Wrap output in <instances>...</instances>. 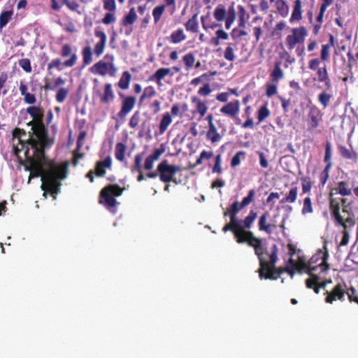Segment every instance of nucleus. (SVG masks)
Returning <instances> with one entry per match:
<instances>
[{"label":"nucleus","mask_w":358,"mask_h":358,"mask_svg":"<svg viewBox=\"0 0 358 358\" xmlns=\"http://www.w3.org/2000/svg\"><path fill=\"white\" fill-rule=\"evenodd\" d=\"M62 62L59 59H55L51 61V62L48 64V69L57 68L59 71H62V69L61 67Z\"/></svg>","instance_id":"obj_60"},{"label":"nucleus","mask_w":358,"mask_h":358,"mask_svg":"<svg viewBox=\"0 0 358 358\" xmlns=\"http://www.w3.org/2000/svg\"><path fill=\"white\" fill-rule=\"evenodd\" d=\"M131 76L129 71H124L118 82V86L122 90H127L129 87Z\"/></svg>","instance_id":"obj_29"},{"label":"nucleus","mask_w":358,"mask_h":358,"mask_svg":"<svg viewBox=\"0 0 358 358\" xmlns=\"http://www.w3.org/2000/svg\"><path fill=\"white\" fill-rule=\"evenodd\" d=\"M344 287H345V284L338 283L331 292H327L326 302L332 303L336 299L343 301L345 294H346L350 301H355L358 303V297L355 296L356 289L351 287L347 292H345Z\"/></svg>","instance_id":"obj_5"},{"label":"nucleus","mask_w":358,"mask_h":358,"mask_svg":"<svg viewBox=\"0 0 358 358\" xmlns=\"http://www.w3.org/2000/svg\"><path fill=\"white\" fill-rule=\"evenodd\" d=\"M332 147L330 142H327L325 145L324 162H331Z\"/></svg>","instance_id":"obj_52"},{"label":"nucleus","mask_w":358,"mask_h":358,"mask_svg":"<svg viewBox=\"0 0 358 358\" xmlns=\"http://www.w3.org/2000/svg\"><path fill=\"white\" fill-rule=\"evenodd\" d=\"M27 112L33 120L29 135L20 129H15L13 133L11 144L13 153L19 158L24 157L27 164L26 171H30L28 183L31 178L41 176V189L43 196H48L50 192L56 199V195L60 192V180L66 177L67 164H57L47 159L43 150L50 147L53 140L48 136L45 126L42 123L43 110L38 106H30Z\"/></svg>","instance_id":"obj_1"},{"label":"nucleus","mask_w":358,"mask_h":358,"mask_svg":"<svg viewBox=\"0 0 358 358\" xmlns=\"http://www.w3.org/2000/svg\"><path fill=\"white\" fill-rule=\"evenodd\" d=\"M270 114L271 112L268 109L266 104L262 106L257 111V119L259 123L262 122L266 118L269 117Z\"/></svg>","instance_id":"obj_36"},{"label":"nucleus","mask_w":358,"mask_h":358,"mask_svg":"<svg viewBox=\"0 0 358 358\" xmlns=\"http://www.w3.org/2000/svg\"><path fill=\"white\" fill-rule=\"evenodd\" d=\"M266 94L268 97H271L278 92L277 85L273 83H268L266 85Z\"/></svg>","instance_id":"obj_47"},{"label":"nucleus","mask_w":358,"mask_h":358,"mask_svg":"<svg viewBox=\"0 0 358 358\" xmlns=\"http://www.w3.org/2000/svg\"><path fill=\"white\" fill-rule=\"evenodd\" d=\"M126 151V146L122 143H117L115 145V158L123 162L124 159V154Z\"/></svg>","instance_id":"obj_31"},{"label":"nucleus","mask_w":358,"mask_h":358,"mask_svg":"<svg viewBox=\"0 0 358 358\" xmlns=\"http://www.w3.org/2000/svg\"><path fill=\"white\" fill-rule=\"evenodd\" d=\"M308 31L305 27H299L292 29V34L286 37V43L289 50L294 48L296 44L303 43Z\"/></svg>","instance_id":"obj_8"},{"label":"nucleus","mask_w":358,"mask_h":358,"mask_svg":"<svg viewBox=\"0 0 358 358\" xmlns=\"http://www.w3.org/2000/svg\"><path fill=\"white\" fill-rule=\"evenodd\" d=\"M255 195V189H250L248 192V195L243 198L241 203H240L241 207L243 208L247 206H248L253 200L254 196Z\"/></svg>","instance_id":"obj_45"},{"label":"nucleus","mask_w":358,"mask_h":358,"mask_svg":"<svg viewBox=\"0 0 358 358\" xmlns=\"http://www.w3.org/2000/svg\"><path fill=\"white\" fill-rule=\"evenodd\" d=\"M332 96H333L331 94L327 93L326 92H322L318 95V101L323 106V108H326L328 106Z\"/></svg>","instance_id":"obj_37"},{"label":"nucleus","mask_w":358,"mask_h":358,"mask_svg":"<svg viewBox=\"0 0 358 358\" xmlns=\"http://www.w3.org/2000/svg\"><path fill=\"white\" fill-rule=\"evenodd\" d=\"M110 67V64L103 62H99L94 65V69L96 73L101 75H106L109 71Z\"/></svg>","instance_id":"obj_34"},{"label":"nucleus","mask_w":358,"mask_h":358,"mask_svg":"<svg viewBox=\"0 0 358 358\" xmlns=\"http://www.w3.org/2000/svg\"><path fill=\"white\" fill-rule=\"evenodd\" d=\"M258 155L259 157V164L262 168L268 167V161L266 160L264 154L262 152H258Z\"/></svg>","instance_id":"obj_62"},{"label":"nucleus","mask_w":358,"mask_h":358,"mask_svg":"<svg viewBox=\"0 0 358 358\" xmlns=\"http://www.w3.org/2000/svg\"><path fill=\"white\" fill-rule=\"evenodd\" d=\"M112 166V159L110 156L106 157L103 160L99 161L96 163L95 167V174L98 177H103L107 169H110Z\"/></svg>","instance_id":"obj_12"},{"label":"nucleus","mask_w":358,"mask_h":358,"mask_svg":"<svg viewBox=\"0 0 358 358\" xmlns=\"http://www.w3.org/2000/svg\"><path fill=\"white\" fill-rule=\"evenodd\" d=\"M322 111L317 106L313 105L310 107L308 112L310 129H316L319 126L320 122L322 120Z\"/></svg>","instance_id":"obj_9"},{"label":"nucleus","mask_w":358,"mask_h":358,"mask_svg":"<svg viewBox=\"0 0 358 358\" xmlns=\"http://www.w3.org/2000/svg\"><path fill=\"white\" fill-rule=\"evenodd\" d=\"M289 250L291 268L301 273H306L310 275V278L306 280L307 287L314 289L315 292L317 294L320 287L324 288L327 283L331 282V280L320 282L329 269V265L327 264L329 252L326 244L322 248L318 249L308 262L301 251H296L292 245H289Z\"/></svg>","instance_id":"obj_2"},{"label":"nucleus","mask_w":358,"mask_h":358,"mask_svg":"<svg viewBox=\"0 0 358 358\" xmlns=\"http://www.w3.org/2000/svg\"><path fill=\"white\" fill-rule=\"evenodd\" d=\"M181 170L180 166L169 164L164 160L157 166V171L159 173L160 180L164 182H176L174 176Z\"/></svg>","instance_id":"obj_7"},{"label":"nucleus","mask_w":358,"mask_h":358,"mask_svg":"<svg viewBox=\"0 0 358 358\" xmlns=\"http://www.w3.org/2000/svg\"><path fill=\"white\" fill-rule=\"evenodd\" d=\"M61 55L63 57L71 56V58L63 64L66 67H71L76 64L77 56L75 53H72V48L70 45L64 44L62 46Z\"/></svg>","instance_id":"obj_13"},{"label":"nucleus","mask_w":358,"mask_h":358,"mask_svg":"<svg viewBox=\"0 0 358 358\" xmlns=\"http://www.w3.org/2000/svg\"><path fill=\"white\" fill-rule=\"evenodd\" d=\"M236 45L234 43H229L224 52V57L226 60L234 62L236 59L235 51Z\"/></svg>","instance_id":"obj_24"},{"label":"nucleus","mask_w":358,"mask_h":358,"mask_svg":"<svg viewBox=\"0 0 358 358\" xmlns=\"http://www.w3.org/2000/svg\"><path fill=\"white\" fill-rule=\"evenodd\" d=\"M165 9L164 6H158L155 7L152 10V15L155 20V22L157 23L161 18Z\"/></svg>","instance_id":"obj_48"},{"label":"nucleus","mask_w":358,"mask_h":358,"mask_svg":"<svg viewBox=\"0 0 358 358\" xmlns=\"http://www.w3.org/2000/svg\"><path fill=\"white\" fill-rule=\"evenodd\" d=\"M168 76H173L171 69L169 68H159L155 73L150 76L151 81H156L159 86L162 85V80Z\"/></svg>","instance_id":"obj_14"},{"label":"nucleus","mask_w":358,"mask_h":358,"mask_svg":"<svg viewBox=\"0 0 358 358\" xmlns=\"http://www.w3.org/2000/svg\"><path fill=\"white\" fill-rule=\"evenodd\" d=\"M155 162V160L147 157L144 163V169L148 171L151 170L154 166Z\"/></svg>","instance_id":"obj_63"},{"label":"nucleus","mask_w":358,"mask_h":358,"mask_svg":"<svg viewBox=\"0 0 358 358\" xmlns=\"http://www.w3.org/2000/svg\"><path fill=\"white\" fill-rule=\"evenodd\" d=\"M240 110V102L238 100L232 101L226 105L223 106L220 111L221 113L229 116L231 117H235L239 113Z\"/></svg>","instance_id":"obj_10"},{"label":"nucleus","mask_w":358,"mask_h":358,"mask_svg":"<svg viewBox=\"0 0 358 358\" xmlns=\"http://www.w3.org/2000/svg\"><path fill=\"white\" fill-rule=\"evenodd\" d=\"M114 99L113 92L112 90L111 84H106L105 85L104 94L102 97V101L105 103L112 101Z\"/></svg>","instance_id":"obj_35"},{"label":"nucleus","mask_w":358,"mask_h":358,"mask_svg":"<svg viewBox=\"0 0 358 358\" xmlns=\"http://www.w3.org/2000/svg\"><path fill=\"white\" fill-rule=\"evenodd\" d=\"M338 150L341 156L345 159H351L355 162H357V155L354 150H350L343 145H339Z\"/></svg>","instance_id":"obj_23"},{"label":"nucleus","mask_w":358,"mask_h":358,"mask_svg":"<svg viewBox=\"0 0 358 358\" xmlns=\"http://www.w3.org/2000/svg\"><path fill=\"white\" fill-rule=\"evenodd\" d=\"M241 208L240 203L236 201L224 212V215H229L230 221L234 220L236 219V215Z\"/></svg>","instance_id":"obj_26"},{"label":"nucleus","mask_w":358,"mask_h":358,"mask_svg":"<svg viewBox=\"0 0 358 358\" xmlns=\"http://www.w3.org/2000/svg\"><path fill=\"white\" fill-rule=\"evenodd\" d=\"M95 36L99 39V41L95 45L94 52L97 56H99L103 52L107 37L106 34L101 30H96Z\"/></svg>","instance_id":"obj_15"},{"label":"nucleus","mask_w":358,"mask_h":358,"mask_svg":"<svg viewBox=\"0 0 358 358\" xmlns=\"http://www.w3.org/2000/svg\"><path fill=\"white\" fill-rule=\"evenodd\" d=\"M165 152V149L162 147L161 148L155 149L151 155H150L148 157L153 160H158L160 157V156Z\"/></svg>","instance_id":"obj_58"},{"label":"nucleus","mask_w":358,"mask_h":358,"mask_svg":"<svg viewBox=\"0 0 358 358\" xmlns=\"http://www.w3.org/2000/svg\"><path fill=\"white\" fill-rule=\"evenodd\" d=\"M212 172L213 173H222V155L218 154L215 158V164L213 167Z\"/></svg>","instance_id":"obj_46"},{"label":"nucleus","mask_w":358,"mask_h":358,"mask_svg":"<svg viewBox=\"0 0 358 358\" xmlns=\"http://www.w3.org/2000/svg\"><path fill=\"white\" fill-rule=\"evenodd\" d=\"M141 157L140 155H137L134 158V166L131 169V172H141Z\"/></svg>","instance_id":"obj_53"},{"label":"nucleus","mask_w":358,"mask_h":358,"mask_svg":"<svg viewBox=\"0 0 358 358\" xmlns=\"http://www.w3.org/2000/svg\"><path fill=\"white\" fill-rule=\"evenodd\" d=\"M212 92L210 85L209 83L204 84L201 87L199 88L198 94L203 96H208Z\"/></svg>","instance_id":"obj_54"},{"label":"nucleus","mask_w":358,"mask_h":358,"mask_svg":"<svg viewBox=\"0 0 358 358\" xmlns=\"http://www.w3.org/2000/svg\"><path fill=\"white\" fill-rule=\"evenodd\" d=\"M191 101L195 105V110L193 113H199L200 115L199 120H200L206 114L208 106L204 101L195 96H192Z\"/></svg>","instance_id":"obj_16"},{"label":"nucleus","mask_w":358,"mask_h":358,"mask_svg":"<svg viewBox=\"0 0 358 358\" xmlns=\"http://www.w3.org/2000/svg\"><path fill=\"white\" fill-rule=\"evenodd\" d=\"M270 2L274 4L277 12L282 17H285L288 15L289 8L285 0H270Z\"/></svg>","instance_id":"obj_18"},{"label":"nucleus","mask_w":358,"mask_h":358,"mask_svg":"<svg viewBox=\"0 0 358 358\" xmlns=\"http://www.w3.org/2000/svg\"><path fill=\"white\" fill-rule=\"evenodd\" d=\"M302 190L303 193L308 192L311 189V182L308 178H301Z\"/></svg>","instance_id":"obj_55"},{"label":"nucleus","mask_w":358,"mask_h":358,"mask_svg":"<svg viewBox=\"0 0 358 358\" xmlns=\"http://www.w3.org/2000/svg\"><path fill=\"white\" fill-rule=\"evenodd\" d=\"M318 80L322 83H325V85L327 88L331 87V82L328 76V72L326 66L319 68L317 69Z\"/></svg>","instance_id":"obj_25"},{"label":"nucleus","mask_w":358,"mask_h":358,"mask_svg":"<svg viewBox=\"0 0 358 358\" xmlns=\"http://www.w3.org/2000/svg\"><path fill=\"white\" fill-rule=\"evenodd\" d=\"M19 65L26 73L31 72L32 68L29 59L24 58L20 59L19 61Z\"/></svg>","instance_id":"obj_51"},{"label":"nucleus","mask_w":358,"mask_h":358,"mask_svg":"<svg viewBox=\"0 0 358 358\" xmlns=\"http://www.w3.org/2000/svg\"><path fill=\"white\" fill-rule=\"evenodd\" d=\"M124 191L117 185H110L103 188L101 194V203H102L111 213H115L117 202L114 196L122 195Z\"/></svg>","instance_id":"obj_4"},{"label":"nucleus","mask_w":358,"mask_h":358,"mask_svg":"<svg viewBox=\"0 0 358 358\" xmlns=\"http://www.w3.org/2000/svg\"><path fill=\"white\" fill-rule=\"evenodd\" d=\"M302 19V3L301 0H294L293 10L292 12L289 22L291 23L295 21H299Z\"/></svg>","instance_id":"obj_17"},{"label":"nucleus","mask_w":358,"mask_h":358,"mask_svg":"<svg viewBox=\"0 0 358 358\" xmlns=\"http://www.w3.org/2000/svg\"><path fill=\"white\" fill-rule=\"evenodd\" d=\"M12 10L3 11L0 15V28L4 27L13 16Z\"/></svg>","instance_id":"obj_38"},{"label":"nucleus","mask_w":358,"mask_h":358,"mask_svg":"<svg viewBox=\"0 0 358 358\" xmlns=\"http://www.w3.org/2000/svg\"><path fill=\"white\" fill-rule=\"evenodd\" d=\"M69 93V90L64 87H60L58 89L57 94L55 95V99L58 103H63L68 94Z\"/></svg>","instance_id":"obj_39"},{"label":"nucleus","mask_w":358,"mask_h":358,"mask_svg":"<svg viewBox=\"0 0 358 358\" xmlns=\"http://www.w3.org/2000/svg\"><path fill=\"white\" fill-rule=\"evenodd\" d=\"M245 156V152L244 151H238L236 153V155L232 157L231 162V167L234 168L238 166L241 162V158H243Z\"/></svg>","instance_id":"obj_43"},{"label":"nucleus","mask_w":358,"mask_h":358,"mask_svg":"<svg viewBox=\"0 0 358 358\" xmlns=\"http://www.w3.org/2000/svg\"><path fill=\"white\" fill-rule=\"evenodd\" d=\"M186 39V36L182 29H179L171 33L170 40L172 43L177 44Z\"/></svg>","instance_id":"obj_27"},{"label":"nucleus","mask_w":358,"mask_h":358,"mask_svg":"<svg viewBox=\"0 0 358 358\" xmlns=\"http://www.w3.org/2000/svg\"><path fill=\"white\" fill-rule=\"evenodd\" d=\"M24 101L26 103L33 104L36 102V99L33 94L29 92L24 96Z\"/></svg>","instance_id":"obj_61"},{"label":"nucleus","mask_w":358,"mask_h":358,"mask_svg":"<svg viewBox=\"0 0 358 358\" xmlns=\"http://www.w3.org/2000/svg\"><path fill=\"white\" fill-rule=\"evenodd\" d=\"M140 120V115L138 112H136L130 118L129 126L131 128H135L138 126Z\"/></svg>","instance_id":"obj_56"},{"label":"nucleus","mask_w":358,"mask_h":358,"mask_svg":"<svg viewBox=\"0 0 358 358\" xmlns=\"http://www.w3.org/2000/svg\"><path fill=\"white\" fill-rule=\"evenodd\" d=\"M116 20V18L114 15V14L108 13L105 15L104 17L102 20V22L105 24H110L113 22H115Z\"/></svg>","instance_id":"obj_59"},{"label":"nucleus","mask_w":358,"mask_h":358,"mask_svg":"<svg viewBox=\"0 0 358 358\" xmlns=\"http://www.w3.org/2000/svg\"><path fill=\"white\" fill-rule=\"evenodd\" d=\"M337 192L342 196H349L351 194V189L345 182H339L338 184Z\"/></svg>","instance_id":"obj_41"},{"label":"nucleus","mask_w":358,"mask_h":358,"mask_svg":"<svg viewBox=\"0 0 358 358\" xmlns=\"http://www.w3.org/2000/svg\"><path fill=\"white\" fill-rule=\"evenodd\" d=\"M137 19V15L134 8L129 10V13L124 17L122 24L124 26L132 24Z\"/></svg>","instance_id":"obj_32"},{"label":"nucleus","mask_w":358,"mask_h":358,"mask_svg":"<svg viewBox=\"0 0 358 358\" xmlns=\"http://www.w3.org/2000/svg\"><path fill=\"white\" fill-rule=\"evenodd\" d=\"M285 76V73L280 67V62H275L273 70L271 73V78L273 82L278 83L282 80Z\"/></svg>","instance_id":"obj_22"},{"label":"nucleus","mask_w":358,"mask_h":358,"mask_svg":"<svg viewBox=\"0 0 358 358\" xmlns=\"http://www.w3.org/2000/svg\"><path fill=\"white\" fill-rule=\"evenodd\" d=\"M206 138L212 143H217L221 140L222 136L218 133L215 124L208 127V130L206 134Z\"/></svg>","instance_id":"obj_20"},{"label":"nucleus","mask_w":358,"mask_h":358,"mask_svg":"<svg viewBox=\"0 0 358 358\" xmlns=\"http://www.w3.org/2000/svg\"><path fill=\"white\" fill-rule=\"evenodd\" d=\"M195 56L192 53H187L182 57L186 70H189L195 63Z\"/></svg>","instance_id":"obj_40"},{"label":"nucleus","mask_w":358,"mask_h":358,"mask_svg":"<svg viewBox=\"0 0 358 358\" xmlns=\"http://www.w3.org/2000/svg\"><path fill=\"white\" fill-rule=\"evenodd\" d=\"M136 98L134 96L124 97L122 100V108L118 113L120 118H124L131 111L136 103Z\"/></svg>","instance_id":"obj_11"},{"label":"nucleus","mask_w":358,"mask_h":358,"mask_svg":"<svg viewBox=\"0 0 358 358\" xmlns=\"http://www.w3.org/2000/svg\"><path fill=\"white\" fill-rule=\"evenodd\" d=\"M298 195V188L296 186L292 187L285 196L280 201L281 203H293L296 201Z\"/></svg>","instance_id":"obj_21"},{"label":"nucleus","mask_w":358,"mask_h":358,"mask_svg":"<svg viewBox=\"0 0 358 358\" xmlns=\"http://www.w3.org/2000/svg\"><path fill=\"white\" fill-rule=\"evenodd\" d=\"M234 234L236 238L238 243L248 242V244L255 248V254L258 256L260 268L259 269V276L260 279H270L276 280L280 278L281 274L287 272L290 278L293 277V272L291 271H280L275 264L278 260L276 255L277 248L275 245L270 248L269 250L262 252V248L261 246V241L253 236L251 231H248L244 229L243 221L238 220L237 218L231 220Z\"/></svg>","instance_id":"obj_3"},{"label":"nucleus","mask_w":358,"mask_h":358,"mask_svg":"<svg viewBox=\"0 0 358 358\" xmlns=\"http://www.w3.org/2000/svg\"><path fill=\"white\" fill-rule=\"evenodd\" d=\"M331 45L324 44L322 45L321 59L323 61H328L330 58Z\"/></svg>","instance_id":"obj_49"},{"label":"nucleus","mask_w":358,"mask_h":358,"mask_svg":"<svg viewBox=\"0 0 358 358\" xmlns=\"http://www.w3.org/2000/svg\"><path fill=\"white\" fill-rule=\"evenodd\" d=\"M186 30L192 33H196L199 29L197 15H194L185 24Z\"/></svg>","instance_id":"obj_28"},{"label":"nucleus","mask_w":358,"mask_h":358,"mask_svg":"<svg viewBox=\"0 0 358 358\" xmlns=\"http://www.w3.org/2000/svg\"><path fill=\"white\" fill-rule=\"evenodd\" d=\"M267 213H264L260 217L259 220V229L270 234L271 233V229L270 224H267Z\"/></svg>","instance_id":"obj_33"},{"label":"nucleus","mask_w":358,"mask_h":358,"mask_svg":"<svg viewBox=\"0 0 358 358\" xmlns=\"http://www.w3.org/2000/svg\"><path fill=\"white\" fill-rule=\"evenodd\" d=\"M172 122L173 119L171 115L169 113L166 112L163 114L159 124V133L160 135H162L165 133Z\"/></svg>","instance_id":"obj_19"},{"label":"nucleus","mask_w":358,"mask_h":358,"mask_svg":"<svg viewBox=\"0 0 358 358\" xmlns=\"http://www.w3.org/2000/svg\"><path fill=\"white\" fill-rule=\"evenodd\" d=\"M257 214L256 212L250 210L249 215L243 220L245 228L250 229L253 222L257 218Z\"/></svg>","instance_id":"obj_42"},{"label":"nucleus","mask_w":358,"mask_h":358,"mask_svg":"<svg viewBox=\"0 0 358 358\" xmlns=\"http://www.w3.org/2000/svg\"><path fill=\"white\" fill-rule=\"evenodd\" d=\"M104 9L109 11H115L116 9V4L115 0H104L103 2Z\"/></svg>","instance_id":"obj_57"},{"label":"nucleus","mask_w":358,"mask_h":358,"mask_svg":"<svg viewBox=\"0 0 358 358\" xmlns=\"http://www.w3.org/2000/svg\"><path fill=\"white\" fill-rule=\"evenodd\" d=\"M330 208L332 211V213L336 219V220L341 224H343V220L340 215L339 210L340 207L338 203H335L334 200H331L330 202Z\"/></svg>","instance_id":"obj_30"},{"label":"nucleus","mask_w":358,"mask_h":358,"mask_svg":"<svg viewBox=\"0 0 358 358\" xmlns=\"http://www.w3.org/2000/svg\"><path fill=\"white\" fill-rule=\"evenodd\" d=\"M156 94V91L152 86H148L144 89L143 94L141 95V100L150 98Z\"/></svg>","instance_id":"obj_50"},{"label":"nucleus","mask_w":358,"mask_h":358,"mask_svg":"<svg viewBox=\"0 0 358 358\" xmlns=\"http://www.w3.org/2000/svg\"><path fill=\"white\" fill-rule=\"evenodd\" d=\"M213 17L217 22L225 21V28L229 29L236 18V12L234 6L227 10L222 6H217L213 12Z\"/></svg>","instance_id":"obj_6"},{"label":"nucleus","mask_w":358,"mask_h":358,"mask_svg":"<svg viewBox=\"0 0 358 358\" xmlns=\"http://www.w3.org/2000/svg\"><path fill=\"white\" fill-rule=\"evenodd\" d=\"M215 34L220 40H227L229 38V34L222 29L216 31Z\"/></svg>","instance_id":"obj_64"},{"label":"nucleus","mask_w":358,"mask_h":358,"mask_svg":"<svg viewBox=\"0 0 358 358\" xmlns=\"http://www.w3.org/2000/svg\"><path fill=\"white\" fill-rule=\"evenodd\" d=\"M301 213L303 215L313 213L312 202L310 197L304 199Z\"/></svg>","instance_id":"obj_44"}]
</instances>
